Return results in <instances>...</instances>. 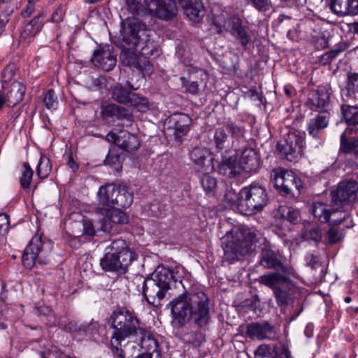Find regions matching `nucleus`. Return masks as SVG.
<instances>
[{"mask_svg": "<svg viewBox=\"0 0 358 358\" xmlns=\"http://www.w3.org/2000/svg\"><path fill=\"white\" fill-rule=\"evenodd\" d=\"M243 199L240 205L241 213L245 215H255L264 208L268 203L266 189L259 185L251 184L241 189Z\"/></svg>", "mask_w": 358, "mask_h": 358, "instance_id": "6e6552de", "label": "nucleus"}, {"mask_svg": "<svg viewBox=\"0 0 358 358\" xmlns=\"http://www.w3.org/2000/svg\"><path fill=\"white\" fill-rule=\"evenodd\" d=\"M227 131L231 134V138H234L238 142H245V129L243 127L236 122L229 121L224 124Z\"/></svg>", "mask_w": 358, "mask_h": 358, "instance_id": "a19ab883", "label": "nucleus"}, {"mask_svg": "<svg viewBox=\"0 0 358 358\" xmlns=\"http://www.w3.org/2000/svg\"><path fill=\"white\" fill-rule=\"evenodd\" d=\"M103 119L108 120L110 118H117L118 120L129 119L130 114L124 108L115 104H108L103 106L101 111Z\"/></svg>", "mask_w": 358, "mask_h": 358, "instance_id": "e433bc0d", "label": "nucleus"}, {"mask_svg": "<svg viewBox=\"0 0 358 358\" xmlns=\"http://www.w3.org/2000/svg\"><path fill=\"white\" fill-rule=\"evenodd\" d=\"M279 358H292L291 352L289 351L288 347L285 344L282 346V350L279 355Z\"/></svg>", "mask_w": 358, "mask_h": 358, "instance_id": "338daca9", "label": "nucleus"}, {"mask_svg": "<svg viewBox=\"0 0 358 358\" xmlns=\"http://www.w3.org/2000/svg\"><path fill=\"white\" fill-rule=\"evenodd\" d=\"M64 15V12L61 6H58L55 10L53 12L52 15V20L54 22H59L63 20V17Z\"/></svg>", "mask_w": 358, "mask_h": 358, "instance_id": "052dcab7", "label": "nucleus"}, {"mask_svg": "<svg viewBox=\"0 0 358 358\" xmlns=\"http://www.w3.org/2000/svg\"><path fill=\"white\" fill-rule=\"evenodd\" d=\"M180 80L182 81V87L189 88V90H198L199 84L196 81L189 82L184 77H181Z\"/></svg>", "mask_w": 358, "mask_h": 358, "instance_id": "680f3d73", "label": "nucleus"}, {"mask_svg": "<svg viewBox=\"0 0 358 358\" xmlns=\"http://www.w3.org/2000/svg\"><path fill=\"white\" fill-rule=\"evenodd\" d=\"M43 103L48 110H56L59 105L58 97L55 91H47L44 94Z\"/></svg>", "mask_w": 358, "mask_h": 358, "instance_id": "8fccbe9b", "label": "nucleus"}, {"mask_svg": "<svg viewBox=\"0 0 358 358\" xmlns=\"http://www.w3.org/2000/svg\"><path fill=\"white\" fill-rule=\"evenodd\" d=\"M259 262L265 268L282 271L285 269L282 256L270 248H264L262 249Z\"/></svg>", "mask_w": 358, "mask_h": 358, "instance_id": "b1692460", "label": "nucleus"}, {"mask_svg": "<svg viewBox=\"0 0 358 358\" xmlns=\"http://www.w3.org/2000/svg\"><path fill=\"white\" fill-rule=\"evenodd\" d=\"M138 336L141 338L142 355H145L148 358H152L154 354H156V357L159 355L158 342L147 329L145 335H138Z\"/></svg>", "mask_w": 358, "mask_h": 358, "instance_id": "72a5a7b5", "label": "nucleus"}, {"mask_svg": "<svg viewBox=\"0 0 358 358\" xmlns=\"http://www.w3.org/2000/svg\"><path fill=\"white\" fill-rule=\"evenodd\" d=\"M17 97L15 101L10 100L8 94L5 95L1 91H0V109L3 108L5 103H7L9 106H16L20 101H22L24 91H17Z\"/></svg>", "mask_w": 358, "mask_h": 358, "instance_id": "603ef678", "label": "nucleus"}, {"mask_svg": "<svg viewBox=\"0 0 358 358\" xmlns=\"http://www.w3.org/2000/svg\"><path fill=\"white\" fill-rule=\"evenodd\" d=\"M191 118L185 113H175L171 116L168 129L173 131L176 138H180L187 135L191 124Z\"/></svg>", "mask_w": 358, "mask_h": 358, "instance_id": "4be33fe9", "label": "nucleus"}, {"mask_svg": "<svg viewBox=\"0 0 358 358\" xmlns=\"http://www.w3.org/2000/svg\"><path fill=\"white\" fill-rule=\"evenodd\" d=\"M341 212L333 208L329 204L320 201L313 203L311 207V213L321 223L329 222L331 216L335 217L336 213Z\"/></svg>", "mask_w": 358, "mask_h": 358, "instance_id": "c85d7f7f", "label": "nucleus"}, {"mask_svg": "<svg viewBox=\"0 0 358 358\" xmlns=\"http://www.w3.org/2000/svg\"><path fill=\"white\" fill-rule=\"evenodd\" d=\"M113 144L109 149L108 153L104 160V164L110 166L120 165L124 158V151Z\"/></svg>", "mask_w": 358, "mask_h": 358, "instance_id": "ea45409f", "label": "nucleus"}, {"mask_svg": "<svg viewBox=\"0 0 358 358\" xmlns=\"http://www.w3.org/2000/svg\"><path fill=\"white\" fill-rule=\"evenodd\" d=\"M329 5L330 9L340 16L358 13V0H331Z\"/></svg>", "mask_w": 358, "mask_h": 358, "instance_id": "cd10ccee", "label": "nucleus"}, {"mask_svg": "<svg viewBox=\"0 0 358 358\" xmlns=\"http://www.w3.org/2000/svg\"><path fill=\"white\" fill-rule=\"evenodd\" d=\"M112 98L122 104L133 106L140 112H145L153 107L152 103L143 96L134 93L133 91H112Z\"/></svg>", "mask_w": 358, "mask_h": 358, "instance_id": "4468645a", "label": "nucleus"}, {"mask_svg": "<svg viewBox=\"0 0 358 358\" xmlns=\"http://www.w3.org/2000/svg\"><path fill=\"white\" fill-rule=\"evenodd\" d=\"M242 20L239 16L234 15L230 16L224 24L215 20V25L217 28V33L222 31V27L228 31L237 40L243 47H245L250 41L248 27L242 24Z\"/></svg>", "mask_w": 358, "mask_h": 358, "instance_id": "f8f14e48", "label": "nucleus"}, {"mask_svg": "<svg viewBox=\"0 0 358 358\" xmlns=\"http://www.w3.org/2000/svg\"><path fill=\"white\" fill-rule=\"evenodd\" d=\"M143 8L145 13L162 20H169L177 15L175 0H143Z\"/></svg>", "mask_w": 358, "mask_h": 358, "instance_id": "9b49d317", "label": "nucleus"}, {"mask_svg": "<svg viewBox=\"0 0 358 358\" xmlns=\"http://www.w3.org/2000/svg\"><path fill=\"white\" fill-rule=\"evenodd\" d=\"M110 78L108 79L105 76H99L94 80V85L96 87L102 90H111L112 87L110 86Z\"/></svg>", "mask_w": 358, "mask_h": 358, "instance_id": "4d7b16f0", "label": "nucleus"}, {"mask_svg": "<svg viewBox=\"0 0 358 358\" xmlns=\"http://www.w3.org/2000/svg\"><path fill=\"white\" fill-rule=\"evenodd\" d=\"M127 10L132 14H137L140 8V3L137 0H127Z\"/></svg>", "mask_w": 358, "mask_h": 358, "instance_id": "bf43d9fd", "label": "nucleus"}, {"mask_svg": "<svg viewBox=\"0 0 358 358\" xmlns=\"http://www.w3.org/2000/svg\"><path fill=\"white\" fill-rule=\"evenodd\" d=\"M106 138L122 150L128 152L137 150L140 145L137 136L127 131H121L119 134L110 131Z\"/></svg>", "mask_w": 358, "mask_h": 358, "instance_id": "dca6fc26", "label": "nucleus"}, {"mask_svg": "<svg viewBox=\"0 0 358 358\" xmlns=\"http://www.w3.org/2000/svg\"><path fill=\"white\" fill-rule=\"evenodd\" d=\"M329 101L328 91H310L308 103L317 108H324Z\"/></svg>", "mask_w": 358, "mask_h": 358, "instance_id": "4c0bfd02", "label": "nucleus"}, {"mask_svg": "<svg viewBox=\"0 0 358 358\" xmlns=\"http://www.w3.org/2000/svg\"><path fill=\"white\" fill-rule=\"evenodd\" d=\"M113 208H127L133 203V193L126 185H117Z\"/></svg>", "mask_w": 358, "mask_h": 358, "instance_id": "473e14b6", "label": "nucleus"}, {"mask_svg": "<svg viewBox=\"0 0 358 358\" xmlns=\"http://www.w3.org/2000/svg\"><path fill=\"white\" fill-rule=\"evenodd\" d=\"M10 229V217L6 213L0 214V234L5 235Z\"/></svg>", "mask_w": 358, "mask_h": 358, "instance_id": "6e6d98bb", "label": "nucleus"}, {"mask_svg": "<svg viewBox=\"0 0 358 358\" xmlns=\"http://www.w3.org/2000/svg\"><path fill=\"white\" fill-rule=\"evenodd\" d=\"M238 164L241 170L249 173H255L260 168V157L256 150L252 148H245L241 152Z\"/></svg>", "mask_w": 358, "mask_h": 358, "instance_id": "412c9836", "label": "nucleus"}, {"mask_svg": "<svg viewBox=\"0 0 358 358\" xmlns=\"http://www.w3.org/2000/svg\"><path fill=\"white\" fill-rule=\"evenodd\" d=\"M345 50V48H343L342 45L336 46L334 49L327 52V54L329 57V58L332 61L334 59H335L339 54L343 52Z\"/></svg>", "mask_w": 358, "mask_h": 358, "instance_id": "e2e57ef3", "label": "nucleus"}, {"mask_svg": "<svg viewBox=\"0 0 358 358\" xmlns=\"http://www.w3.org/2000/svg\"><path fill=\"white\" fill-rule=\"evenodd\" d=\"M246 335L252 340L275 341L278 332L275 327L268 321L251 322L246 327Z\"/></svg>", "mask_w": 358, "mask_h": 358, "instance_id": "2eb2a0df", "label": "nucleus"}, {"mask_svg": "<svg viewBox=\"0 0 358 358\" xmlns=\"http://www.w3.org/2000/svg\"><path fill=\"white\" fill-rule=\"evenodd\" d=\"M355 92L356 91H341V95L344 101H348L355 98Z\"/></svg>", "mask_w": 358, "mask_h": 358, "instance_id": "69168bd1", "label": "nucleus"}, {"mask_svg": "<svg viewBox=\"0 0 358 358\" xmlns=\"http://www.w3.org/2000/svg\"><path fill=\"white\" fill-rule=\"evenodd\" d=\"M294 287L292 282L287 280L284 285L274 289V296L279 306H287L294 295Z\"/></svg>", "mask_w": 358, "mask_h": 358, "instance_id": "f704fd0d", "label": "nucleus"}, {"mask_svg": "<svg viewBox=\"0 0 358 358\" xmlns=\"http://www.w3.org/2000/svg\"><path fill=\"white\" fill-rule=\"evenodd\" d=\"M106 251L99 264L106 272L124 274L131 264L137 259L136 252L131 250L128 243L122 238L113 240L106 248Z\"/></svg>", "mask_w": 358, "mask_h": 358, "instance_id": "20e7f679", "label": "nucleus"}, {"mask_svg": "<svg viewBox=\"0 0 358 358\" xmlns=\"http://www.w3.org/2000/svg\"><path fill=\"white\" fill-rule=\"evenodd\" d=\"M120 208L103 209L106 213V217L101 220V229L104 231L111 232L113 224H124L129 222V217Z\"/></svg>", "mask_w": 358, "mask_h": 358, "instance_id": "a878e982", "label": "nucleus"}, {"mask_svg": "<svg viewBox=\"0 0 358 358\" xmlns=\"http://www.w3.org/2000/svg\"><path fill=\"white\" fill-rule=\"evenodd\" d=\"M358 182L352 179L341 180L331 192V203L338 208L352 203L357 196Z\"/></svg>", "mask_w": 358, "mask_h": 358, "instance_id": "9d476101", "label": "nucleus"}, {"mask_svg": "<svg viewBox=\"0 0 358 358\" xmlns=\"http://www.w3.org/2000/svg\"><path fill=\"white\" fill-rule=\"evenodd\" d=\"M243 199L241 190L236 192L234 189H228L224 194V201L231 208L241 213L240 205Z\"/></svg>", "mask_w": 358, "mask_h": 358, "instance_id": "37998d69", "label": "nucleus"}, {"mask_svg": "<svg viewBox=\"0 0 358 358\" xmlns=\"http://www.w3.org/2000/svg\"><path fill=\"white\" fill-rule=\"evenodd\" d=\"M221 155L222 160L217 166L218 172L230 178L240 176L241 170L237 163V152L223 153Z\"/></svg>", "mask_w": 358, "mask_h": 358, "instance_id": "aec40b11", "label": "nucleus"}, {"mask_svg": "<svg viewBox=\"0 0 358 358\" xmlns=\"http://www.w3.org/2000/svg\"><path fill=\"white\" fill-rule=\"evenodd\" d=\"M271 179L275 188L284 196H298L303 189V182L299 176L292 171L280 167L273 170Z\"/></svg>", "mask_w": 358, "mask_h": 358, "instance_id": "0eeeda50", "label": "nucleus"}, {"mask_svg": "<svg viewBox=\"0 0 358 358\" xmlns=\"http://www.w3.org/2000/svg\"><path fill=\"white\" fill-rule=\"evenodd\" d=\"M17 69L14 64H8L2 73L3 90L17 89L22 90L24 87L22 83L17 80Z\"/></svg>", "mask_w": 358, "mask_h": 358, "instance_id": "c756f323", "label": "nucleus"}, {"mask_svg": "<svg viewBox=\"0 0 358 358\" xmlns=\"http://www.w3.org/2000/svg\"><path fill=\"white\" fill-rule=\"evenodd\" d=\"M299 211L292 207H286L282 211V217L292 224H296L299 217Z\"/></svg>", "mask_w": 358, "mask_h": 358, "instance_id": "864d4df0", "label": "nucleus"}, {"mask_svg": "<svg viewBox=\"0 0 358 358\" xmlns=\"http://www.w3.org/2000/svg\"><path fill=\"white\" fill-rule=\"evenodd\" d=\"M51 171L52 164L50 159L45 155H41L36 168L37 176L41 179H45L48 177Z\"/></svg>", "mask_w": 358, "mask_h": 358, "instance_id": "a18cd8bd", "label": "nucleus"}, {"mask_svg": "<svg viewBox=\"0 0 358 358\" xmlns=\"http://www.w3.org/2000/svg\"><path fill=\"white\" fill-rule=\"evenodd\" d=\"M110 327L113 329L110 338L111 346L115 351L122 353V342L127 338L137 337L146 334L145 324L138 314L124 306L117 307L109 318Z\"/></svg>", "mask_w": 358, "mask_h": 358, "instance_id": "7ed1b4c3", "label": "nucleus"}, {"mask_svg": "<svg viewBox=\"0 0 358 358\" xmlns=\"http://www.w3.org/2000/svg\"><path fill=\"white\" fill-rule=\"evenodd\" d=\"M15 10V6L6 8L5 6H0V35L3 32L9 17Z\"/></svg>", "mask_w": 358, "mask_h": 358, "instance_id": "09e8293b", "label": "nucleus"}, {"mask_svg": "<svg viewBox=\"0 0 358 358\" xmlns=\"http://www.w3.org/2000/svg\"><path fill=\"white\" fill-rule=\"evenodd\" d=\"M178 288L180 285L184 291L169 302L174 322L183 327L192 319L199 327L206 326L210 320L208 298L203 292L189 293L182 283L180 268L159 266L150 278L142 282V294L146 301L155 306H160L171 285Z\"/></svg>", "mask_w": 358, "mask_h": 358, "instance_id": "f257e3e1", "label": "nucleus"}, {"mask_svg": "<svg viewBox=\"0 0 358 358\" xmlns=\"http://www.w3.org/2000/svg\"><path fill=\"white\" fill-rule=\"evenodd\" d=\"M38 229L24 250L22 261L26 268L31 269L36 263L46 264L52 249L50 241H44Z\"/></svg>", "mask_w": 358, "mask_h": 358, "instance_id": "423d86ee", "label": "nucleus"}, {"mask_svg": "<svg viewBox=\"0 0 358 358\" xmlns=\"http://www.w3.org/2000/svg\"><path fill=\"white\" fill-rule=\"evenodd\" d=\"M304 135L299 131L288 132L276 145L280 156L289 162H297L303 154Z\"/></svg>", "mask_w": 358, "mask_h": 358, "instance_id": "1a4fd4ad", "label": "nucleus"}, {"mask_svg": "<svg viewBox=\"0 0 358 358\" xmlns=\"http://www.w3.org/2000/svg\"><path fill=\"white\" fill-rule=\"evenodd\" d=\"M116 189L117 185L115 184H107L101 186L97 193L99 203L113 208Z\"/></svg>", "mask_w": 358, "mask_h": 358, "instance_id": "c9c22d12", "label": "nucleus"}, {"mask_svg": "<svg viewBox=\"0 0 358 358\" xmlns=\"http://www.w3.org/2000/svg\"><path fill=\"white\" fill-rule=\"evenodd\" d=\"M200 177V183L206 194L213 195L217 187V180L208 172H202Z\"/></svg>", "mask_w": 358, "mask_h": 358, "instance_id": "c03bdc74", "label": "nucleus"}, {"mask_svg": "<svg viewBox=\"0 0 358 358\" xmlns=\"http://www.w3.org/2000/svg\"><path fill=\"white\" fill-rule=\"evenodd\" d=\"M331 115L327 110H322L311 117L307 124V131L313 138H319L320 133L326 129L329 123Z\"/></svg>", "mask_w": 358, "mask_h": 358, "instance_id": "5701e85b", "label": "nucleus"}, {"mask_svg": "<svg viewBox=\"0 0 358 358\" xmlns=\"http://www.w3.org/2000/svg\"><path fill=\"white\" fill-rule=\"evenodd\" d=\"M301 238L306 241H313L317 244L322 239V232L317 226L306 227L301 234Z\"/></svg>", "mask_w": 358, "mask_h": 358, "instance_id": "49530a36", "label": "nucleus"}, {"mask_svg": "<svg viewBox=\"0 0 358 358\" xmlns=\"http://www.w3.org/2000/svg\"><path fill=\"white\" fill-rule=\"evenodd\" d=\"M355 226L352 217L350 213L341 212L339 217L334 218L327 231L328 243L336 244L342 240L345 235V230L351 229Z\"/></svg>", "mask_w": 358, "mask_h": 358, "instance_id": "ddd939ff", "label": "nucleus"}, {"mask_svg": "<svg viewBox=\"0 0 358 358\" xmlns=\"http://www.w3.org/2000/svg\"><path fill=\"white\" fill-rule=\"evenodd\" d=\"M83 234L89 235L90 236H94L96 234L94 227L93 224L90 220H84L83 224Z\"/></svg>", "mask_w": 358, "mask_h": 358, "instance_id": "13d9d810", "label": "nucleus"}, {"mask_svg": "<svg viewBox=\"0 0 358 358\" xmlns=\"http://www.w3.org/2000/svg\"><path fill=\"white\" fill-rule=\"evenodd\" d=\"M306 264L311 268H315L318 264L317 257L313 254H310L306 257Z\"/></svg>", "mask_w": 358, "mask_h": 358, "instance_id": "0e129e2a", "label": "nucleus"}, {"mask_svg": "<svg viewBox=\"0 0 358 358\" xmlns=\"http://www.w3.org/2000/svg\"><path fill=\"white\" fill-rule=\"evenodd\" d=\"M248 3L259 12H267L273 6L271 0H248Z\"/></svg>", "mask_w": 358, "mask_h": 358, "instance_id": "3c124183", "label": "nucleus"}, {"mask_svg": "<svg viewBox=\"0 0 358 358\" xmlns=\"http://www.w3.org/2000/svg\"><path fill=\"white\" fill-rule=\"evenodd\" d=\"M256 234L249 230L235 231L227 234L222 243L224 258L230 264L242 260L252 251Z\"/></svg>", "mask_w": 358, "mask_h": 358, "instance_id": "39448f33", "label": "nucleus"}, {"mask_svg": "<svg viewBox=\"0 0 358 358\" xmlns=\"http://www.w3.org/2000/svg\"><path fill=\"white\" fill-rule=\"evenodd\" d=\"M255 355L264 358H275L277 355L276 347L273 345L261 344L254 352Z\"/></svg>", "mask_w": 358, "mask_h": 358, "instance_id": "de8ad7c7", "label": "nucleus"}, {"mask_svg": "<svg viewBox=\"0 0 358 358\" xmlns=\"http://www.w3.org/2000/svg\"><path fill=\"white\" fill-rule=\"evenodd\" d=\"M191 159L198 172H208L213 169L210 152L204 147H196L191 152Z\"/></svg>", "mask_w": 358, "mask_h": 358, "instance_id": "393cba45", "label": "nucleus"}, {"mask_svg": "<svg viewBox=\"0 0 358 358\" xmlns=\"http://www.w3.org/2000/svg\"><path fill=\"white\" fill-rule=\"evenodd\" d=\"M348 132L347 130L340 136V148L339 152L343 154H350L347 159L348 164L353 169L358 168V136L353 139L349 140L347 137Z\"/></svg>", "mask_w": 358, "mask_h": 358, "instance_id": "6ab92c4d", "label": "nucleus"}, {"mask_svg": "<svg viewBox=\"0 0 358 358\" xmlns=\"http://www.w3.org/2000/svg\"><path fill=\"white\" fill-rule=\"evenodd\" d=\"M341 112L344 121L348 124L345 130H347L348 134L358 133V107L342 105Z\"/></svg>", "mask_w": 358, "mask_h": 358, "instance_id": "7c9ffc66", "label": "nucleus"}, {"mask_svg": "<svg viewBox=\"0 0 358 358\" xmlns=\"http://www.w3.org/2000/svg\"><path fill=\"white\" fill-rule=\"evenodd\" d=\"M210 143L215 150L221 154L232 152L233 150L238 152L241 148L231 140L226 130L220 127L215 130Z\"/></svg>", "mask_w": 358, "mask_h": 358, "instance_id": "a211bd4d", "label": "nucleus"}, {"mask_svg": "<svg viewBox=\"0 0 358 358\" xmlns=\"http://www.w3.org/2000/svg\"><path fill=\"white\" fill-rule=\"evenodd\" d=\"M91 62L104 71L112 70L117 62L116 54L114 48L110 45L101 47L96 50L91 58Z\"/></svg>", "mask_w": 358, "mask_h": 358, "instance_id": "f3484780", "label": "nucleus"}, {"mask_svg": "<svg viewBox=\"0 0 358 358\" xmlns=\"http://www.w3.org/2000/svg\"><path fill=\"white\" fill-rule=\"evenodd\" d=\"M147 25L136 18L127 19L122 31L120 59L122 64L131 69L139 68L141 61L145 52L146 48H153L150 41V33ZM152 55V49L150 51Z\"/></svg>", "mask_w": 358, "mask_h": 358, "instance_id": "f03ea898", "label": "nucleus"}, {"mask_svg": "<svg viewBox=\"0 0 358 358\" xmlns=\"http://www.w3.org/2000/svg\"><path fill=\"white\" fill-rule=\"evenodd\" d=\"M287 278L282 274L275 272L260 276V282L270 288H274L284 285Z\"/></svg>", "mask_w": 358, "mask_h": 358, "instance_id": "58836bf2", "label": "nucleus"}, {"mask_svg": "<svg viewBox=\"0 0 358 358\" xmlns=\"http://www.w3.org/2000/svg\"><path fill=\"white\" fill-rule=\"evenodd\" d=\"M136 70L138 71V74L136 77H138V79L134 83V76L131 78V80L129 81L131 90H138L141 87V84L145 83V75L150 76L154 72V66L146 57L143 56L141 66L139 68H136Z\"/></svg>", "mask_w": 358, "mask_h": 358, "instance_id": "2f4dec72", "label": "nucleus"}, {"mask_svg": "<svg viewBox=\"0 0 358 358\" xmlns=\"http://www.w3.org/2000/svg\"><path fill=\"white\" fill-rule=\"evenodd\" d=\"M358 88V72H350L346 79V90Z\"/></svg>", "mask_w": 358, "mask_h": 358, "instance_id": "5fc2aeb1", "label": "nucleus"}, {"mask_svg": "<svg viewBox=\"0 0 358 358\" xmlns=\"http://www.w3.org/2000/svg\"><path fill=\"white\" fill-rule=\"evenodd\" d=\"M184 13L192 21L199 22L204 15V6L201 0H178Z\"/></svg>", "mask_w": 358, "mask_h": 358, "instance_id": "bb28decb", "label": "nucleus"}, {"mask_svg": "<svg viewBox=\"0 0 358 358\" xmlns=\"http://www.w3.org/2000/svg\"><path fill=\"white\" fill-rule=\"evenodd\" d=\"M34 171L28 162H23L22 164V173L19 178L20 187L24 189H30V185L32 181Z\"/></svg>", "mask_w": 358, "mask_h": 358, "instance_id": "79ce46f5", "label": "nucleus"}, {"mask_svg": "<svg viewBox=\"0 0 358 358\" xmlns=\"http://www.w3.org/2000/svg\"><path fill=\"white\" fill-rule=\"evenodd\" d=\"M313 332H314V325L312 323H308L304 329V334L305 336L310 338L313 336Z\"/></svg>", "mask_w": 358, "mask_h": 358, "instance_id": "774afa93", "label": "nucleus"}]
</instances>
